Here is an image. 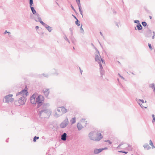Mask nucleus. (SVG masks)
Here are the masks:
<instances>
[{
  "label": "nucleus",
  "mask_w": 155,
  "mask_h": 155,
  "mask_svg": "<svg viewBox=\"0 0 155 155\" xmlns=\"http://www.w3.org/2000/svg\"><path fill=\"white\" fill-rule=\"evenodd\" d=\"M49 106L48 103L42 105L41 108L38 109L39 115L40 117L41 116L43 117H46L47 116L49 117L51 114V110L47 108V107Z\"/></svg>",
  "instance_id": "nucleus-1"
},
{
  "label": "nucleus",
  "mask_w": 155,
  "mask_h": 155,
  "mask_svg": "<svg viewBox=\"0 0 155 155\" xmlns=\"http://www.w3.org/2000/svg\"><path fill=\"white\" fill-rule=\"evenodd\" d=\"M36 94H34L30 98L31 102L34 104H37L38 108L39 107L43 104L44 102V97L41 95L38 96L36 97Z\"/></svg>",
  "instance_id": "nucleus-2"
},
{
  "label": "nucleus",
  "mask_w": 155,
  "mask_h": 155,
  "mask_svg": "<svg viewBox=\"0 0 155 155\" xmlns=\"http://www.w3.org/2000/svg\"><path fill=\"white\" fill-rule=\"evenodd\" d=\"M28 93L27 90L23 89L16 94V96L19 98L18 101L20 104L23 105L25 104L26 101L25 97L27 96Z\"/></svg>",
  "instance_id": "nucleus-3"
},
{
  "label": "nucleus",
  "mask_w": 155,
  "mask_h": 155,
  "mask_svg": "<svg viewBox=\"0 0 155 155\" xmlns=\"http://www.w3.org/2000/svg\"><path fill=\"white\" fill-rule=\"evenodd\" d=\"M88 137L91 140L96 141H99L103 138L101 133H97L95 131L90 132L88 134Z\"/></svg>",
  "instance_id": "nucleus-4"
},
{
  "label": "nucleus",
  "mask_w": 155,
  "mask_h": 155,
  "mask_svg": "<svg viewBox=\"0 0 155 155\" xmlns=\"http://www.w3.org/2000/svg\"><path fill=\"white\" fill-rule=\"evenodd\" d=\"M95 50H96L95 58V61L97 62L99 64V65L100 64H102L101 62L104 64V61L101 58L99 51L96 48H95Z\"/></svg>",
  "instance_id": "nucleus-5"
},
{
  "label": "nucleus",
  "mask_w": 155,
  "mask_h": 155,
  "mask_svg": "<svg viewBox=\"0 0 155 155\" xmlns=\"http://www.w3.org/2000/svg\"><path fill=\"white\" fill-rule=\"evenodd\" d=\"M12 94H8L5 97V101L4 102L9 103L12 102L14 101V99L12 98Z\"/></svg>",
  "instance_id": "nucleus-6"
},
{
  "label": "nucleus",
  "mask_w": 155,
  "mask_h": 155,
  "mask_svg": "<svg viewBox=\"0 0 155 155\" xmlns=\"http://www.w3.org/2000/svg\"><path fill=\"white\" fill-rule=\"evenodd\" d=\"M68 118L66 117V119L60 124V126L61 128H64L68 125Z\"/></svg>",
  "instance_id": "nucleus-7"
},
{
  "label": "nucleus",
  "mask_w": 155,
  "mask_h": 155,
  "mask_svg": "<svg viewBox=\"0 0 155 155\" xmlns=\"http://www.w3.org/2000/svg\"><path fill=\"white\" fill-rule=\"evenodd\" d=\"M62 114H63L61 111V108H60V107H58L56 110L54 116L56 117H58Z\"/></svg>",
  "instance_id": "nucleus-8"
},
{
  "label": "nucleus",
  "mask_w": 155,
  "mask_h": 155,
  "mask_svg": "<svg viewBox=\"0 0 155 155\" xmlns=\"http://www.w3.org/2000/svg\"><path fill=\"white\" fill-rule=\"evenodd\" d=\"M152 31L150 29H148V30L146 31L144 35L145 37H150L151 36Z\"/></svg>",
  "instance_id": "nucleus-9"
},
{
  "label": "nucleus",
  "mask_w": 155,
  "mask_h": 155,
  "mask_svg": "<svg viewBox=\"0 0 155 155\" xmlns=\"http://www.w3.org/2000/svg\"><path fill=\"white\" fill-rule=\"evenodd\" d=\"M35 16L34 17V20L38 22V20H39V18H41L40 17V15L39 14L36 13L35 14H34Z\"/></svg>",
  "instance_id": "nucleus-10"
},
{
  "label": "nucleus",
  "mask_w": 155,
  "mask_h": 155,
  "mask_svg": "<svg viewBox=\"0 0 155 155\" xmlns=\"http://www.w3.org/2000/svg\"><path fill=\"white\" fill-rule=\"evenodd\" d=\"M43 91L45 97H48L49 93V89H44L43 90Z\"/></svg>",
  "instance_id": "nucleus-11"
},
{
  "label": "nucleus",
  "mask_w": 155,
  "mask_h": 155,
  "mask_svg": "<svg viewBox=\"0 0 155 155\" xmlns=\"http://www.w3.org/2000/svg\"><path fill=\"white\" fill-rule=\"evenodd\" d=\"M100 73L101 75V76L102 77L103 75L104 74V70H103V67L102 64H100Z\"/></svg>",
  "instance_id": "nucleus-12"
},
{
  "label": "nucleus",
  "mask_w": 155,
  "mask_h": 155,
  "mask_svg": "<svg viewBox=\"0 0 155 155\" xmlns=\"http://www.w3.org/2000/svg\"><path fill=\"white\" fill-rule=\"evenodd\" d=\"M102 150H103V149H101V148L99 149H95L94 151V154H97L101 152Z\"/></svg>",
  "instance_id": "nucleus-13"
},
{
  "label": "nucleus",
  "mask_w": 155,
  "mask_h": 155,
  "mask_svg": "<svg viewBox=\"0 0 155 155\" xmlns=\"http://www.w3.org/2000/svg\"><path fill=\"white\" fill-rule=\"evenodd\" d=\"M67 134L66 133H64L61 136V139L63 141L66 140Z\"/></svg>",
  "instance_id": "nucleus-14"
},
{
  "label": "nucleus",
  "mask_w": 155,
  "mask_h": 155,
  "mask_svg": "<svg viewBox=\"0 0 155 155\" xmlns=\"http://www.w3.org/2000/svg\"><path fill=\"white\" fill-rule=\"evenodd\" d=\"M136 27H136H135V30H137V29L138 30L140 31L143 28V27L140 24H139L138 25H137L136 26Z\"/></svg>",
  "instance_id": "nucleus-15"
},
{
  "label": "nucleus",
  "mask_w": 155,
  "mask_h": 155,
  "mask_svg": "<svg viewBox=\"0 0 155 155\" xmlns=\"http://www.w3.org/2000/svg\"><path fill=\"white\" fill-rule=\"evenodd\" d=\"M77 127L79 130H81L83 128V127L80 123H78L77 124Z\"/></svg>",
  "instance_id": "nucleus-16"
},
{
  "label": "nucleus",
  "mask_w": 155,
  "mask_h": 155,
  "mask_svg": "<svg viewBox=\"0 0 155 155\" xmlns=\"http://www.w3.org/2000/svg\"><path fill=\"white\" fill-rule=\"evenodd\" d=\"M51 74L54 75H58V73L57 72V70L54 69L51 70Z\"/></svg>",
  "instance_id": "nucleus-17"
},
{
  "label": "nucleus",
  "mask_w": 155,
  "mask_h": 155,
  "mask_svg": "<svg viewBox=\"0 0 155 155\" xmlns=\"http://www.w3.org/2000/svg\"><path fill=\"white\" fill-rule=\"evenodd\" d=\"M45 27L49 32H51L52 30V28L47 24Z\"/></svg>",
  "instance_id": "nucleus-18"
},
{
  "label": "nucleus",
  "mask_w": 155,
  "mask_h": 155,
  "mask_svg": "<svg viewBox=\"0 0 155 155\" xmlns=\"http://www.w3.org/2000/svg\"><path fill=\"white\" fill-rule=\"evenodd\" d=\"M60 107L61 108V110L63 114L67 112V110L64 107Z\"/></svg>",
  "instance_id": "nucleus-19"
},
{
  "label": "nucleus",
  "mask_w": 155,
  "mask_h": 155,
  "mask_svg": "<svg viewBox=\"0 0 155 155\" xmlns=\"http://www.w3.org/2000/svg\"><path fill=\"white\" fill-rule=\"evenodd\" d=\"M143 147L144 148L146 149L147 150H149L150 149V147L147 143L143 145Z\"/></svg>",
  "instance_id": "nucleus-20"
},
{
  "label": "nucleus",
  "mask_w": 155,
  "mask_h": 155,
  "mask_svg": "<svg viewBox=\"0 0 155 155\" xmlns=\"http://www.w3.org/2000/svg\"><path fill=\"white\" fill-rule=\"evenodd\" d=\"M70 39H71L72 43L74 44H75V42L76 41V40L75 39V38H74L73 36H71L70 37Z\"/></svg>",
  "instance_id": "nucleus-21"
},
{
  "label": "nucleus",
  "mask_w": 155,
  "mask_h": 155,
  "mask_svg": "<svg viewBox=\"0 0 155 155\" xmlns=\"http://www.w3.org/2000/svg\"><path fill=\"white\" fill-rule=\"evenodd\" d=\"M70 122L71 123V124H74L76 122V118L74 117L72 118Z\"/></svg>",
  "instance_id": "nucleus-22"
},
{
  "label": "nucleus",
  "mask_w": 155,
  "mask_h": 155,
  "mask_svg": "<svg viewBox=\"0 0 155 155\" xmlns=\"http://www.w3.org/2000/svg\"><path fill=\"white\" fill-rule=\"evenodd\" d=\"M38 21H39L40 23H41L44 27H45L47 25V24L44 23L42 21H41V18H39V20H38Z\"/></svg>",
  "instance_id": "nucleus-23"
},
{
  "label": "nucleus",
  "mask_w": 155,
  "mask_h": 155,
  "mask_svg": "<svg viewBox=\"0 0 155 155\" xmlns=\"http://www.w3.org/2000/svg\"><path fill=\"white\" fill-rule=\"evenodd\" d=\"M31 9L32 12V13L34 15L35 14V13H36V11L34 7L31 8Z\"/></svg>",
  "instance_id": "nucleus-24"
},
{
  "label": "nucleus",
  "mask_w": 155,
  "mask_h": 155,
  "mask_svg": "<svg viewBox=\"0 0 155 155\" xmlns=\"http://www.w3.org/2000/svg\"><path fill=\"white\" fill-rule=\"evenodd\" d=\"M140 101H141L142 103H144V101L143 99H142V100L139 99V100H138V101H137V102L140 105V106H141V104H140Z\"/></svg>",
  "instance_id": "nucleus-25"
},
{
  "label": "nucleus",
  "mask_w": 155,
  "mask_h": 155,
  "mask_svg": "<svg viewBox=\"0 0 155 155\" xmlns=\"http://www.w3.org/2000/svg\"><path fill=\"white\" fill-rule=\"evenodd\" d=\"M149 87L152 89L155 87V84L154 83L151 84H149Z\"/></svg>",
  "instance_id": "nucleus-26"
},
{
  "label": "nucleus",
  "mask_w": 155,
  "mask_h": 155,
  "mask_svg": "<svg viewBox=\"0 0 155 155\" xmlns=\"http://www.w3.org/2000/svg\"><path fill=\"white\" fill-rule=\"evenodd\" d=\"M75 21V23L78 26H79L80 25V22L79 21L78 19H77Z\"/></svg>",
  "instance_id": "nucleus-27"
},
{
  "label": "nucleus",
  "mask_w": 155,
  "mask_h": 155,
  "mask_svg": "<svg viewBox=\"0 0 155 155\" xmlns=\"http://www.w3.org/2000/svg\"><path fill=\"white\" fill-rule=\"evenodd\" d=\"M64 39L66 41H67L69 43H70V41L69 39L65 35L64 36Z\"/></svg>",
  "instance_id": "nucleus-28"
},
{
  "label": "nucleus",
  "mask_w": 155,
  "mask_h": 155,
  "mask_svg": "<svg viewBox=\"0 0 155 155\" xmlns=\"http://www.w3.org/2000/svg\"><path fill=\"white\" fill-rule=\"evenodd\" d=\"M150 145L152 146L153 148H155L154 146L153 145V143L151 140H150Z\"/></svg>",
  "instance_id": "nucleus-29"
},
{
  "label": "nucleus",
  "mask_w": 155,
  "mask_h": 155,
  "mask_svg": "<svg viewBox=\"0 0 155 155\" xmlns=\"http://www.w3.org/2000/svg\"><path fill=\"white\" fill-rule=\"evenodd\" d=\"M142 25L144 27H145L147 25V23L145 21H143L141 23Z\"/></svg>",
  "instance_id": "nucleus-30"
},
{
  "label": "nucleus",
  "mask_w": 155,
  "mask_h": 155,
  "mask_svg": "<svg viewBox=\"0 0 155 155\" xmlns=\"http://www.w3.org/2000/svg\"><path fill=\"white\" fill-rule=\"evenodd\" d=\"M39 138V137H38L35 136L33 138V141L35 142L36 141V140L38 139Z\"/></svg>",
  "instance_id": "nucleus-31"
},
{
  "label": "nucleus",
  "mask_w": 155,
  "mask_h": 155,
  "mask_svg": "<svg viewBox=\"0 0 155 155\" xmlns=\"http://www.w3.org/2000/svg\"><path fill=\"white\" fill-rule=\"evenodd\" d=\"M77 3V4H78V8L81 7V5L80 3V1H78V2H76Z\"/></svg>",
  "instance_id": "nucleus-32"
},
{
  "label": "nucleus",
  "mask_w": 155,
  "mask_h": 155,
  "mask_svg": "<svg viewBox=\"0 0 155 155\" xmlns=\"http://www.w3.org/2000/svg\"><path fill=\"white\" fill-rule=\"evenodd\" d=\"M69 30L70 31H71V36H73V29L72 28H69Z\"/></svg>",
  "instance_id": "nucleus-33"
},
{
  "label": "nucleus",
  "mask_w": 155,
  "mask_h": 155,
  "mask_svg": "<svg viewBox=\"0 0 155 155\" xmlns=\"http://www.w3.org/2000/svg\"><path fill=\"white\" fill-rule=\"evenodd\" d=\"M134 23L137 24V25H138L139 24H140V23L139 21V20H135L134 21Z\"/></svg>",
  "instance_id": "nucleus-34"
},
{
  "label": "nucleus",
  "mask_w": 155,
  "mask_h": 155,
  "mask_svg": "<svg viewBox=\"0 0 155 155\" xmlns=\"http://www.w3.org/2000/svg\"><path fill=\"white\" fill-rule=\"evenodd\" d=\"M81 121L82 122H87V121H86L85 119H82L81 120ZM87 124V123H85V124Z\"/></svg>",
  "instance_id": "nucleus-35"
},
{
  "label": "nucleus",
  "mask_w": 155,
  "mask_h": 155,
  "mask_svg": "<svg viewBox=\"0 0 155 155\" xmlns=\"http://www.w3.org/2000/svg\"><path fill=\"white\" fill-rule=\"evenodd\" d=\"M42 75L45 77L46 78H48L49 77V75L47 74H45L44 73H43L42 74Z\"/></svg>",
  "instance_id": "nucleus-36"
},
{
  "label": "nucleus",
  "mask_w": 155,
  "mask_h": 155,
  "mask_svg": "<svg viewBox=\"0 0 155 155\" xmlns=\"http://www.w3.org/2000/svg\"><path fill=\"white\" fill-rule=\"evenodd\" d=\"M80 31L81 33H83L84 32V30L82 28V25H81V27H80Z\"/></svg>",
  "instance_id": "nucleus-37"
},
{
  "label": "nucleus",
  "mask_w": 155,
  "mask_h": 155,
  "mask_svg": "<svg viewBox=\"0 0 155 155\" xmlns=\"http://www.w3.org/2000/svg\"><path fill=\"white\" fill-rule=\"evenodd\" d=\"M79 11L80 13L83 16V13L82 11V10L81 9V7L78 8Z\"/></svg>",
  "instance_id": "nucleus-38"
},
{
  "label": "nucleus",
  "mask_w": 155,
  "mask_h": 155,
  "mask_svg": "<svg viewBox=\"0 0 155 155\" xmlns=\"http://www.w3.org/2000/svg\"><path fill=\"white\" fill-rule=\"evenodd\" d=\"M105 142H108L109 144H112V142L109 140H107L105 141Z\"/></svg>",
  "instance_id": "nucleus-39"
},
{
  "label": "nucleus",
  "mask_w": 155,
  "mask_h": 155,
  "mask_svg": "<svg viewBox=\"0 0 155 155\" xmlns=\"http://www.w3.org/2000/svg\"><path fill=\"white\" fill-rule=\"evenodd\" d=\"M148 46L151 49V50H152V48L151 46V45L149 43L148 44Z\"/></svg>",
  "instance_id": "nucleus-40"
},
{
  "label": "nucleus",
  "mask_w": 155,
  "mask_h": 155,
  "mask_svg": "<svg viewBox=\"0 0 155 155\" xmlns=\"http://www.w3.org/2000/svg\"><path fill=\"white\" fill-rule=\"evenodd\" d=\"M71 8H72V9H73V10L75 12H76V10H75V9L73 7L72 5H71Z\"/></svg>",
  "instance_id": "nucleus-41"
},
{
  "label": "nucleus",
  "mask_w": 155,
  "mask_h": 155,
  "mask_svg": "<svg viewBox=\"0 0 155 155\" xmlns=\"http://www.w3.org/2000/svg\"><path fill=\"white\" fill-rule=\"evenodd\" d=\"M33 0H29V4H33Z\"/></svg>",
  "instance_id": "nucleus-42"
},
{
  "label": "nucleus",
  "mask_w": 155,
  "mask_h": 155,
  "mask_svg": "<svg viewBox=\"0 0 155 155\" xmlns=\"http://www.w3.org/2000/svg\"><path fill=\"white\" fill-rule=\"evenodd\" d=\"M124 143H121L117 147V148L120 147L122 145H123Z\"/></svg>",
  "instance_id": "nucleus-43"
},
{
  "label": "nucleus",
  "mask_w": 155,
  "mask_h": 155,
  "mask_svg": "<svg viewBox=\"0 0 155 155\" xmlns=\"http://www.w3.org/2000/svg\"><path fill=\"white\" fill-rule=\"evenodd\" d=\"M6 33H8L9 34L10 33L9 32L7 31V30H6L4 33V34H5Z\"/></svg>",
  "instance_id": "nucleus-44"
},
{
  "label": "nucleus",
  "mask_w": 155,
  "mask_h": 155,
  "mask_svg": "<svg viewBox=\"0 0 155 155\" xmlns=\"http://www.w3.org/2000/svg\"><path fill=\"white\" fill-rule=\"evenodd\" d=\"M118 75H119V76L121 78H122L123 79H124V78L122 76L120 75V74H118Z\"/></svg>",
  "instance_id": "nucleus-45"
},
{
  "label": "nucleus",
  "mask_w": 155,
  "mask_h": 155,
  "mask_svg": "<svg viewBox=\"0 0 155 155\" xmlns=\"http://www.w3.org/2000/svg\"><path fill=\"white\" fill-rule=\"evenodd\" d=\"M141 106H140L142 108H147V107L143 106V105H142V104H141Z\"/></svg>",
  "instance_id": "nucleus-46"
},
{
  "label": "nucleus",
  "mask_w": 155,
  "mask_h": 155,
  "mask_svg": "<svg viewBox=\"0 0 155 155\" xmlns=\"http://www.w3.org/2000/svg\"><path fill=\"white\" fill-rule=\"evenodd\" d=\"M34 6V5H33V4H30V8H31V7H32V6Z\"/></svg>",
  "instance_id": "nucleus-47"
},
{
  "label": "nucleus",
  "mask_w": 155,
  "mask_h": 155,
  "mask_svg": "<svg viewBox=\"0 0 155 155\" xmlns=\"http://www.w3.org/2000/svg\"><path fill=\"white\" fill-rule=\"evenodd\" d=\"M100 35H101L103 37V38H104V36H103V34H102V32H100Z\"/></svg>",
  "instance_id": "nucleus-48"
},
{
  "label": "nucleus",
  "mask_w": 155,
  "mask_h": 155,
  "mask_svg": "<svg viewBox=\"0 0 155 155\" xmlns=\"http://www.w3.org/2000/svg\"><path fill=\"white\" fill-rule=\"evenodd\" d=\"M101 149H103V150H107V148L106 147H104V148H101Z\"/></svg>",
  "instance_id": "nucleus-49"
},
{
  "label": "nucleus",
  "mask_w": 155,
  "mask_h": 155,
  "mask_svg": "<svg viewBox=\"0 0 155 155\" xmlns=\"http://www.w3.org/2000/svg\"><path fill=\"white\" fill-rule=\"evenodd\" d=\"M39 28V27L38 26H36V27H35V29H36L37 30V29H38V28Z\"/></svg>",
  "instance_id": "nucleus-50"
},
{
  "label": "nucleus",
  "mask_w": 155,
  "mask_h": 155,
  "mask_svg": "<svg viewBox=\"0 0 155 155\" xmlns=\"http://www.w3.org/2000/svg\"><path fill=\"white\" fill-rule=\"evenodd\" d=\"M155 118L153 119V120H152V123H153L155 122Z\"/></svg>",
  "instance_id": "nucleus-51"
},
{
  "label": "nucleus",
  "mask_w": 155,
  "mask_h": 155,
  "mask_svg": "<svg viewBox=\"0 0 155 155\" xmlns=\"http://www.w3.org/2000/svg\"><path fill=\"white\" fill-rule=\"evenodd\" d=\"M91 45L93 46L94 47V48L95 49V48H96L95 46H94V44L92 43H91Z\"/></svg>",
  "instance_id": "nucleus-52"
},
{
  "label": "nucleus",
  "mask_w": 155,
  "mask_h": 155,
  "mask_svg": "<svg viewBox=\"0 0 155 155\" xmlns=\"http://www.w3.org/2000/svg\"><path fill=\"white\" fill-rule=\"evenodd\" d=\"M72 16L74 17V18L76 19V20H77V19H78L74 15H72Z\"/></svg>",
  "instance_id": "nucleus-53"
},
{
  "label": "nucleus",
  "mask_w": 155,
  "mask_h": 155,
  "mask_svg": "<svg viewBox=\"0 0 155 155\" xmlns=\"http://www.w3.org/2000/svg\"><path fill=\"white\" fill-rule=\"evenodd\" d=\"M127 153H128L127 152L123 151V153H124L125 154H127Z\"/></svg>",
  "instance_id": "nucleus-54"
},
{
  "label": "nucleus",
  "mask_w": 155,
  "mask_h": 155,
  "mask_svg": "<svg viewBox=\"0 0 155 155\" xmlns=\"http://www.w3.org/2000/svg\"><path fill=\"white\" fill-rule=\"evenodd\" d=\"M127 150H131V149L130 148V147L127 148Z\"/></svg>",
  "instance_id": "nucleus-55"
},
{
  "label": "nucleus",
  "mask_w": 155,
  "mask_h": 155,
  "mask_svg": "<svg viewBox=\"0 0 155 155\" xmlns=\"http://www.w3.org/2000/svg\"><path fill=\"white\" fill-rule=\"evenodd\" d=\"M152 117H153V119L155 118L154 115V114L152 115Z\"/></svg>",
  "instance_id": "nucleus-56"
},
{
  "label": "nucleus",
  "mask_w": 155,
  "mask_h": 155,
  "mask_svg": "<svg viewBox=\"0 0 155 155\" xmlns=\"http://www.w3.org/2000/svg\"><path fill=\"white\" fill-rule=\"evenodd\" d=\"M128 147L127 148L130 147V145L129 144H127Z\"/></svg>",
  "instance_id": "nucleus-57"
},
{
  "label": "nucleus",
  "mask_w": 155,
  "mask_h": 155,
  "mask_svg": "<svg viewBox=\"0 0 155 155\" xmlns=\"http://www.w3.org/2000/svg\"><path fill=\"white\" fill-rule=\"evenodd\" d=\"M116 25L118 27H119V25L117 23H116Z\"/></svg>",
  "instance_id": "nucleus-58"
},
{
  "label": "nucleus",
  "mask_w": 155,
  "mask_h": 155,
  "mask_svg": "<svg viewBox=\"0 0 155 155\" xmlns=\"http://www.w3.org/2000/svg\"><path fill=\"white\" fill-rule=\"evenodd\" d=\"M80 72L81 73V74H82V72H83V71L82 70H80Z\"/></svg>",
  "instance_id": "nucleus-59"
},
{
  "label": "nucleus",
  "mask_w": 155,
  "mask_h": 155,
  "mask_svg": "<svg viewBox=\"0 0 155 155\" xmlns=\"http://www.w3.org/2000/svg\"><path fill=\"white\" fill-rule=\"evenodd\" d=\"M152 89L153 90V92H155V87L154 88H153Z\"/></svg>",
  "instance_id": "nucleus-60"
},
{
  "label": "nucleus",
  "mask_w": 155,
  "mask_h": 155,
  "mask_svg": "<svg viewBox=\"0 0 155 155\" xmlns=\"http://www.w3.org/2000/svg\"><path fill=\"white\" fill-rule=\"evenodd\" d=\"M118 152H120V153H123V151H119Z\"/></svg>",
  "instance_id": "nucleus-61"
},
{
  "label": "nucleus",
  "mask_w": 155,
  "mask_h": 155,
  "mask_svg": "<svg viewBox=\"0 0 155 155\" xmlns=\"http://www.w3.org/2000/svg\"><path fill=\"white\" fill-rule=\"evenodd\" d=\"M154 36H155L153 35V36L152 37V39H154Z\"/></svg>",
  "instance_id": "nucleus-62"
},
{
  "label": "nucleus",
  "mask_w": 155,
  "mask_h": 155,
  "mask_svg": "<svg viewBox=\"0 0 155 155\" xmlns=\"http://www.w3.org/2000/svg\"><path fill=\"white\" fill-rule=\"evenodd\" d=\"M149 18L150 19H151L152 18V17L150 16H149Z\"/></svg>",
  "instance_id": "nucleus-63"
},
{
  "label": "nucleus",
  "mask_w": 155,
  "mask_h": 155,
  "mask_svg": "<svg viewBox=\"0 0 155 155\" xmlns=\"http://www.w3.org/2000/svg\"><path fill=\"white\" fill-rule=\"evenodd\" d=\"M153 35L154 36H155V32L154 31H153Z\"/></svg>",
  "instance_id": "nucleus-64"
}]
</instances>
